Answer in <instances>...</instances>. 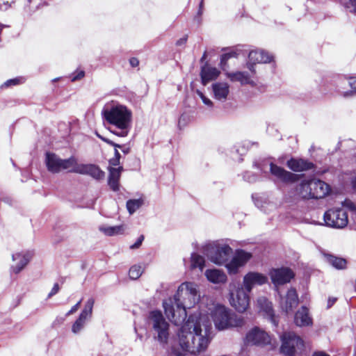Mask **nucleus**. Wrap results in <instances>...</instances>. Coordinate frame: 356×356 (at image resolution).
Returning a JSON list of instances; mask_svg holds the SVG:
<instances>
[{
    "mask_svg": "<svg viewBox=\"0 0 356 356\" xmlns=\"http://www.w3.org/2000/svg\"><path fill=\"white\" fill-rule=\"evenodd\" d=\"M211 323L206 314L191 315L177 332V345L171 347L170 353L175 356L188 354L198 355L205 352L210 343Z\"/></svg>",
    "mask_w": 356,
    "mask_h": 356,
    "instance_id": "obj_1",
    "label": "nucleus"
},
{
    "mask_svg": "<svg viewBox=\"0 0 356 356\" xmlns=\"http://www.w3.org/2000/svg\"><path fill=\"white\" fill-rule=\"evenodd\" d=\"M200 298L197 284L194 282H183L178 287L174 297L163 302L165 314L172 323L180 325L186 318V309L194 307Z\"/></svg>",
    "mask_w": 356,
    "mask_h": 356,
    "instance_id": "obj_2",
    "label": "nucleus"
},
{
    "mask_svg": "<svg viewBox=\"0 0 356 356\" xmlns=\"http://www.w3.org/2000/svg\"><path fill=\"white\" fill-rule=\"evenodd\" d=\"M102 115L111 126V132L119 137L128 136L132 124L133 113L127 106L111 101L104 105Z\"/></svg>",
    "mask_w": 356,
    "mask_h": 356,
    "instance_id": "obj_3",
    "label": "nucleus"
},
{
    "mask_svg": "<svg viewBox=\"0 0 356 356\" xmlns=\"http://www.w3.org/2000/svg\"><path fill=\"white\" fill-rule=\"evenodd\" d=\"M211 316L215 327L218 330L241 328L246 324L244 316L223 305L216 306L211 312Z\"/></svg>",
    "mask_w": 356,
    "mask_h": 356,
    "instance_id": "obj_4",
    "label": "nucleus"
},
{
    "mask_svg": "<svg viewBox=\"0 0 356 356\" xmlns=\"http://www.w3.org/2000/svg\"><path fill=\"white\" fill-rule=\"evenodd\" d=\"M297 191L303 199H323L330 194L331 188L325 181L313 178L302 180Z\"/></svg>",
    "mask_w": 356,
    "mask_h": 356,
    "instance_id": "obj_5",
    "label": "nucleus"
},
{
    "mask_svg": "<svg viewBox=\"0 0 356 356\" xmlns=\"http://www.w3.org/2000/svg\"><path fill=\"white\" fill-rule=\"evenodd\" d=\"M148 323L152 327L154 339L163 346H166L170 337V325L162 313L157 310L149 312Z\"/></svg>",
    "mask_w": 356,
    "mask_h": 356,
    "instance_id": "obj_6",
    "label": "nucleus"
},
{
    "mask_svg": "<svg viewBox=\"0 0 356 356\" xmlns=\"http://www.w3.org/2000/svg\"><path fill=\"white\" fill-rule=\"evenodd\" d=\"M202 251L211 261L218 265L227 263L232 254L230 246L218 241L205 244L202 246Z\"/></svg>",
    "mask_w": 356,
    "mask_h": 356,
    "instance_id": "obj_7",
    "label": "nucleus"
},
{
    "mask_svg": "<svg viewBox=\"0 0 356 356\" xmlns=\"http://www.w3.org/2000/svg\"><path fill=\"white\" fill-rule=\"evenodd\" d=\"M76 161V158L74 156L63 159L54 153L46 154L45 163L47 170L51 173H59L63 170L74 173L73 169L75 168Z\"/></svg>",
    "mask_w": 356,
    "mask_h": 356,
    "instance_id": "obj_8",
    "label": "nucleus"
},
{
    "mask_svg": "<svg viewBox=\"0 0 356 356\" xmlns=\"http://www.w3.org/2000/svg\"><path fill=\"white\" fill-rule=\"evenodd\" d=\"M250 292L243 286L238 285L229 292V303L238 312L243 313L250 305Z\"/></svg>",
    "mask_w": 356,
    "mask_h": 356,
    "instance_id": "obj_9",
    "label": "nucleus"
},
{
    "mask_svg": "<svg viewBox=\"0 0 356 356\" xmlns=\"http://www.w3.org/2000/svg\"><path fill=\"white\" fill-rule=\"evenodd\" d=\"M325 225L327 227L341 229L348 222L346 211L342 208H333L327 210L323 216Z\"/></svg>",
    "mask_w": 356,
    "mask_h": 356,
    "instance_id": "obj_10",
    "label": "nucleus"
},
{
    "mask_svg": "<svg viewBox=\"0 0 356 356\" xmlns=\"http://www.w3.org/2000/svg\"><path fill=\"white\" fill-rule=\"evenodd\" d=\"M281 352L286 356H292L303 347L302 339L293 332H285L282 336Z\"/></svg>",
    "mask_w": 356,
    "mask_h": 356,
    "instance_id": "obj_11",
    "label": "nucleus"
},
{
    "mask_svg": "<svg viewBox=\"0 0 356 356\" xmlns=\"http://www.w3.org/2000/svg\"><path fill=\"white\" fill-rule=\"evenodd\" d=\"M270 337L264 330L258 327L250 329L245 335L244 343L247 346H263L270 343Z\"/></svg>",
    "mask_w": 356,
    "mask_h": 356,
    "instance_id": "obj_12",
    "label": "nucleus"
},
{
    "mask_svg": "<svg viewBox=\"0 0 356 356\" xmlns=\"http://www.w3.org/2000/svg\"><path fill=\"white\" fill-rule=\"evenodd\" d=\"M251 258L250 252L237 250L231 261L227 262L225 266L229 274H236L239 268L245 266Z\"/></svg>",
    "mask_w": 356,
    "mask_h": 356,
    "instance_id": "obj_13",
    "label": "nucleus"
},
{
    "mask_svg": "<svg viewBox=\"0 0 356 356\" xmlns=\"http://www.w3.org/2000/svg\"><path fill=\"white\" fill-rule=\"evenodd\" d=\"M73 170L74 173L88 175L96 180H102L105 177V172L98 165L91 163H79L77 161Z\"/></svg>",
    "mask_w": 356,
    "mask_h": 356,
    "instance_id": "obj_14",
    "label": "nucleus"
},
{
    "mask_svg": "<svg viewBox=\"0 0 356 356\" xmlns=\"http://www.w3.org/2000/svg\"><path fill=\"white\" fill-rule=\"evenodd\" d=\"M94 299L90 298L87 300L83 309L80 314L79 318L74 323L72 327V331L74 334L79 333L83 327L86 321L90 318L94 305Z\"/></svg>",
    "mask_w": 356,
    "mask_h": 356,
    "instance_id": "obj_15",
    "label": "nucleus"
},
{
    "mask_svg": "<svg viewBox=\"0 0 356 356\" xmlns=\"http://www.w3.org/2000/svg\"><path fill=\"white\" fill-rule=\"evenodd\" d=\"M267 282L268 277L264 274L258 272H249L244 275L241 286L250 293L254 287L263 285Z\"/></svg>",
    "mask_w": 356,
    "mask_h": 356,
    "instance_id": "obj_16",
    "label": "nucleus"
},
{
    "mask_svg": "<svg viewBox=\"0 0 356 356\" xmlns=\"http://www.w3.org/2000/svg\"><path fill=\"white\" fill-rule=\"evenodd\" d=\"M33 254L30 252H17L12 255L14 264L10 267L13 273H19L29 263L32 259Z\"/></svg>",
    "mask_w": 356,
    "mask_h": 356,
    "instance_id": "obj_17",
    "label": "nucleus"
},
{
    "mask_svg": "<svg viewBox=\"0 0 356 356\" xmlns=\"http://www.w3.org/2000/svg\"><path fill=\"white\" fill-rule=\"evenodd\" d=\"M249 62L248 67L251 72H254L253 64L270 63L273 59V56L263 49H255L250 51L248 54Z\"/></svg>",
    "mask_w": 356,
    "mask_h": 356,
    "instance_id": "obj_18",
    "label": "nucleus"
},
{
    "mask_svg": "<svg viewBox=\"0 0 356 356\" xmlns=\"http://www.w3.org/2000/svg\"><path fill=\"white\" fill-rule=\"evenodd\" d=\"M270 276L273 283L277 286L289 282L293 277L294 274L288 268H281L270 270Z\"/></svg>",
    "mask_w": 356,
    "mask_h": 356,
    "instance_id": "obj_19",
    "label": "nucleus"
},
{
    "mask_svg": "<svg viewBox=\"0 0 356 356\" xmlns=\"http://www.w3.org/2000/svg\"><path fill=\"white\" fill-rule=\"evenodd\" d=\"M270 172L278 181L284 183H293L296 180V175L285 170L284 168L270 163Z\"/></svg>",
    "mask_w": 356,
    "mask_h": 356,
    "instance_id": "obj_20",
    "label": "nucleus"
},
{
    "mask_svg": "<svg viewBox=\"0 0 356 356\" xmlns=\"http://www.w3.org/2000/svg\"><path fill=\"white\" fill-rule=\"evenodd\" d=\"M213 97L221 102H225L229 95V86L226 82H216L211 86Z\"/></svg>",
    "mask_w": 356,
    "mask_h": 356,
    "instance_id": "obj_21",
    "label": "nucleus"
},
{
    "mask_svg": "<svg viewBox=\"0 0 356 356\" xmlns=\"http://www.w3.org/2000/svg\"><path fill=\"white\" fill-rule=\"evenodd\" d=\"M298 304V297L295 289H290L286 296L282 298L280 305L282 309L286 313L292 311Z\"/></svg>",
    "mask_w": 356,
    "mask_h": 356,
    "instance_id": "obj_22",
    "label": "nucleus"
},
{
    "mask_svg": "<svg viewBox=\"0 0 356 356\" xmlns=\"http://www.w3.org/2000/svg\"><path fill=\"white\" fill-rule=\"evenodd\" d=\"M204 275L209 282L215 284H224L227 280L225 273L217 268L207 269L204 272Z\"/></svg>",
    "mask_w": 356,
    "mask_h": 356,
    "instance_id": "obj_23",
    "label": "nucleus"
},
{
    "mask_svg": "<svg viewBox=\"0 0 356 356\" xmlns=\"http://www.w3.org/2000/svg\"><path fill=\"white\" fill-rule=\"evenodd\" d=\"M294 322L299 327L309 326L312 325V318L309 316V310L306 307H302L295 314Z\"/></svg>",
    "mask_w": 356,
    "mask_h": 356,
    "instance_id": "obj_24",
    "label": "nucleus"
},
{
    "mask_svg": "<svg viewBox=\"0 0 356 356\" xmlns=\"http://www.w3.org/2000/svg\"><path fill=\"white\" fill-rule=\"evenodd\" d=\"M287 166L294 172H303L313 168V163L302 159H291L287 161Z\"/></svg>",
    "mask_w": 356,
    "mask_h": 356,
    "instance_id": "obj_25",
    "label": "nucleus"
},
{
    "mask_svg": "<svg viewBox=\"0 0 356 356\" xmlns=\"http://www.w3.org/2000/svg\"><path fill=\"white\" fill-rule=\"evenodd\" d=\"M122 167L110 168H109V176L108 184L110 188L113 191H118L119 190L120 184L119 181L121 175Z\"/></svg>",
    "mask_w": 356,
    "mask_h": 356,
    "instance_id": "obj_26",
    "label": "nucleus"
},
{
    "mask_svg": "<svg viewBox=\"0 0 356 356\" xmlns=\"http://www.w3.org/2000/svg\"><path fill=\"white\" fill-rule=\"evenodd\" d=\"M257 305L261 311H263L270 317L271 322L276 326L277 323L273 316L271 302L266 297L261 296L258 298Z\"/></svg>",
    "mask_w": 356,
    "mask_h": 356,
    "instance_id": "obj_27",
    "label": "nucleus"
},
{
    "mask_svg": "<svg viewBox=\"0 0 356 356\" xmlns=\"http://www.w3.org/2000/svg\"><path fill=\"white\" fill-rule=\"evenodd\" d=\"M220 74V71L211 66H204L202 68L201 79L203 85H207L208 82L216 79Z\"/></svg>",
    "mask_w": 356,
    "mask_h": 356,
    "instance_id": "obj_28",
    "label": "nucleus"
},
{
    "mask_svg": "<svg viewBox=\"0 0 356 356\" xmlns=\"http://www.w3.org/2000/svg\"><path fill=\"white\" fill-rule=\"evenodd\" d=\"M125 226L124 225L116 226H108L102 225L99 227V230L104 235L108 236H117L124 234L125 231Z\"/></svg>",
    "mask_w": 356,
    "mask_h": 356,
    "instance_id": "obj_29",
    "label": "nucleus"
},
{
    "mask_svg": "<svg viewBox=\"0 0 356 356\" xmlns=\"http://www.w3.org/2000/svg\"><path fill=\"white\" fill-rule=\"evenodd\" d=\"M227 76L232 81H238L243 85L251 83L249 74L245 72L227 73Z\"/></svg>",
    "mask_w": 356,
    "mask_h": 356,
    "instance_id": "obj_30",
    "label": "nucleus"
},
{
    "mask_svg": "<svg viewBox=\"0 0 356 356\" xmlns=\"http://www.w3.org/2000/svg\"><path fill=\"white\" fill-rule=\"evenodd\" d=\"M205 266V259L203 256L197 253H192L191 256V269L198 268L200 271L202 272Z\"/></svg>",
    "mask_w": 356,
    "mask_h": 356,
    "instance_id": "obj_31",
    "label": "nucleus"
},
{
    "mask_svg": "<svg viewBox=\"0 0 356 356\" xmlns=\"http://www.w3.org/2000/svg\"><path fill=\"white\" fill-rule=\"evenodd\" d=\"M325 255L327 262L335 268L339 270L346 268L347 264L346 259L331 254Z\"/></svg>",
    "mask_w": 356,
    "mask_h": 356,
    "instance_id": "obj_32",
    "label": "nucleus"
},
{
    "mask_svg": "<svg viewBox=\"0 0 356 356\" xmlns=\"http://www.w3.org/2000/svg\"><path fill=\"white\" fill-rule=\"evenodd\" d=\"M143 204V200L141 198L129 200L127 202V209L129 214L131 215L136 210H138Z\"/></svg>",
    "mask_w": 356,
    "mask_h": 356,
    "instance_id": "obj_33",
    "label": "nucleus"
},
{
    "mask_svg": "<svg viewBox=\"0 0 356 356\" xmlns=\"http://www.w3.org/2000/svg\"><path fill=\"white\" fill-rule=\"evenodd\" d=\"M129 277L131 280H136L143 273V268L140 266H133L129 270Z\"/></svg>",
    "mask_w": 356,
    "mask_h": 356,
    "instance_id": "obj_34",
    "label": "nucleus"
},
{
    "mask_svg": "<svg viewBox=\"0 0 356 356\" xmlns=\"http://www.w3.org/2000/svg\"><path fill=\"white\" fill-rule=\"evenodd\" d=\"M197 93L199 95V97L201 98V99L202 100V102H203V103L204 104H206V105H207V106H209L210 107H213V102L211 99H209V98L206 97L204 95V94L202 92L199 91V90L197 91Z\"/></svg>",
    "mask_w": 356,
    "mask_h": 356,
    "instance_id": "obj_35",
    "label": "nucleus"
},
{
    "mask_svg": "<svg viewBox=\"0 0 356 356\" xmlns=\"http://www.w3.org/2000/svg\"><path fill=\"white\" fill-rule=\"evenodd\" d=\"M343 207H346L348 209H349L350 210H355L356 209V206L355 204H354V202H353L352 201L349 200H346L343 203Z\"/></svg>",
    "mask_w": 356,
    "mask_h": 356,
    "instance_id": "obj_36",
    "label": "nucleus"
},
{
    "mask_svg": "<svg viewBox=\"0 0 356 356\" xmlns=\"http://www.w3.org/2000/svg\"><path fill=\"white\" fill-rule=\"evenodd\" d=\"M188 122V116L186 115H181L178 121V125L181 128L186 125Z\"/></svg>",
    "mask_w": 356,
    "mask_h": 356,
    "instance_id": "obj_37",
    "label": "nucleus"
},
{
    "mask_svg": "<svg viewBox=\"0 0 356 356\" xmlns=\"http://www.w3.org/2000/svg\"><path fill=\"white\" fill-rule=\"evenodd\" d=\"M20 80H21V79H18V78L9 79L4 83L3 86L8 87V86H13V85H17L19 83Z\"/></svg>",
    "mask_w": 356,
    "mask_h": 356,
    "instance_id": "obj_38",
    "label": "nucleus"
},
{
    "mask_svg": "<svg viewBox=\"0 0 356 356\" xmlns=\"http://www.w3.org/2000/svg\"><path fill=\"white\" fill-rule=\"evenodd\" d=\"M144 240V236L140 235L139 238L137 239L136 242L131 245V249H136L140 247V245L142 244V242Z\"/></svg>",
    "mask_w": 356,
    "mask_h": 356,
    "instance_id": "obj_39",
    "label": "nucleus"
},
{
    "mask_svg": "<svg viewBox=\"0 0 356 356\" xmlns=\"http://www.w3.org/2000/svg\"><path fill=\"white\" fill-rule=\"evenodd\" d=\"M348 83L350 88L356 92V77H351L348 80Z\"/></svg>",
    "mask_w": 356,
    "mask_h": 356,
    "instance_id": "obj_40",
    "label": "nucleus"
},
{
    "mask_svg": "<svg viewBox=\"0 0 356 356\" xmlns=\"http://www.w3.org/2000/svg\"><path fill=\"white\" fill-rule=\"evenodd\" d=\"M58 291H59L58 284L56 283V284H54V285L53 288L51 289V291L49 293L48 296L51 297V296L56 294L58 292Z\"/></svg>",
    "mask_w": 356,
    "mask_h": 356,
    "instance_id": "obj_41",
    "label": "nucleus"
},
{
    "mask_svg": "<svg viewBox=\"0 0 356 356\" xmlns=\"http://www.w3.org/2000/svg\"><path fill=\"white\" fill-rule=\"evenodd\" d=\"M81 300L79 301L75 305H74L71 309L67 313V316H69L70 314H72L74 313L77 309L79 308V306L81 305Z\"/></svg>",
    "mask_w": 356,
    "mask_h": 356,
    "instance_id": "obj_42",
    "label": "nucleus"
},
{
    "mask_svg": "<svg viewBox=\"0 0 356 356\" xmlns=\"http://www.w3.org/2000/svg\"><path fill=\"white\" fill-rule=\"evenodd\" d=\"M230 58V56H229V54H224L221 56V58H220V65H226L227 60Z\"/></svg>",
    "mask_w": 356,
    "mask_h": 356,
    "instance_id": "obj_43",
    "label": "nucleus"
},
{
    "mask_svg": "<svg viewBox=\"0 0 356 356\" xmlns=\"http://www.w3.org/2000/svg\"><path fill=\"white\" fill-rule=\"evenodd\" d=\"M346 4L348 8H353L356 12V0H348Z\"/></svg>",
    "mask_w": 356,
    "mask_h": 356,
    "instance_id": "obj_44",
    "label": "nucleus"
},
{
    "mask_svg": "<svg viewBox=\"0 0 356 356\" xmlns=\"http://www.w3.org/2000/svg\"><path fill=\"white\" fill-rule=\"evenodd\" d=\"M84 76V72L83 71H80L77 73V74L76 76H74L72 78V81H75L76 80H79V79H82L83 77Z\"/></svg>",
    "mask_w": 356,
    "mask_h": 356,
    "instance_id": "obj_45",
    "label": "nucleus"
},
{
    "mask_svg": "<svg viewBox=\"0 0 356 356\" xmlns=\"http://www.w3.org/2000/svg\"><path fill=\"white\" fill-rule=\"evenodd\" d=\"M243 177L245 180H247L249 182H252L256 180V177L254 175L249 176L248 172L245 173V175H244Z\"/></svg>",
    "mask_w": 356,
    "mask_h": 356,
    "instance_id": "obj_46",
    "label": "nucleus"
},
{
    "mask_svg": "<svg viewBox=\"0 0 356 356\" xmlns=\"http://www.w3.org/2000/svg\"><path fill=\"white\" fill-rule=\"evenodd\" d=\"M129 63L133 67H136L139 65V61L136 58H131L129 60Z\"/></svg>",
    "mask_w": 356,
    "mask_h": 356,
    "instance_id": "obj_47",
    "label": "nucleus"
},
{
    "mask_svg": "<svg viewBox=\"0 0 356 356\" xmlns=\"http://www.w3.org/2000/svg\"><path fill=\"white\" fill-rule=\"evenodd\" d=\"M120 159H119L118 158H112L110 159L109 163L111 165L116 166L120 164Z\"/></svg>",
    "mask_w": 356,
    "mask_h": 356,
    "instance_id": "obj_48",
    "label": "nucleus"
},
{
    "mask_svg": "<svg viewBox=\"0 0 356 356\" xmlns=\"http://www.w3.org/2000/svg\"><path fill=\"white\" fill-rule=\"evenodd\" d=\"M187 40V37L186 36H184V38L179 39V40H177V45H181V44H184L186 43Z\"/></svg>",
    "mask_w": 356,
    "mask_h": 356,
    "instance_id": "obj_49",
    "label": "nucleus"
},
{
    "mask_svg": "<svg viewBox=\"0 0 356 356\" xmlns=\"http://www.w3.org/2000/svg\"><path fill=\"white\" fill-rule=\"evenodd\" d=\"M312 356H330L328 354L324 353V352H322V351H318V352H315Z\"/></svg>",
    "mask_w": 356,
    "mask_h": 356,
    "instance_id": "obj_50",
    "label": "nucleus"
},
{
    "mask_svg": "<svg viewBox=\"0 0 356 356\" xmlns=\"http://www.w3.org/2000/svg\"><path fill=\"white\" fill-rule=\"evenodd\" d=\"M98 136L99 138H101L103 141L106 142L107 144H108V145L113 144V142L112 140H111L108 138H104L102 136H100L99 135H98Z\"/></svg>",
    "mask_w": 356,
    "mask_h": 356,
    "instance_id": "obj_51",
    "label": "nucleus"
},
{
    "mask_svg": "<svg viewBox=\"0 0 356 356\" xmlns=\"http://www.w3.org/2000/svg\"><path fill=\"white\" fill-rule=\"evenodd\" d=\"M121 149H122V152L125 154H128L130 152L129 147H126L122 146Z\"/></svg>",
    "mask_w": 356,
    "mask_h": 356,
    "instance_id": "obj_52",
    "label": "nucleus"
},
{
    "mask_svg": "<svg viewBox=\"0 0 356 356\" xmlns=\"http://www.w3.org/2000/svg\"><path fill=\"white\" fill-rule=\"evenodd\" d=\"M114 154L115 155H114L113 158H118V159H120V154L118 152V149H115V154Z\"/></svg>",
    "mask_w": 356,
    "mask_h": 356,
    "instance_id": "obj_53",
    "label": "nucleus"
},
{
    "mask_svg": "<svg viewBox=\"0 0 356 356\" xmlns=\"http://www.w3.org/2000/svg\"><path fill=\"white\" fill-rule=\"evenodd\" d=\"M335 300H336L335 298L329 299L327 307H330L334 303Z\"/></svg>",
    "mask_w": 356,
    "mask_h": 356,
    "instance_id": "obj_54",
    "label": "nucleus"
},
{
    "mask_svg": "<svg viewBox=\"0 0 356 356\" xmlns=\"http://www.w3.org/2000/svg\"><path fill=\"white\" fill-rule=\"evenodd\" d=\"M226 54H229V56H230V58H233V57H236L237 56V54L235 51H231V52L226 53Z\"/></svg>",
    "mask_w": 356,
    "mask_h": 356,
    "instance_id": "obj_55",
    "label": "nucleus"
},
{
    "mask_svg": "<svg viewBox=\"0 0 356 356\" xmlns=\"http://www.w3.org/2000/svg\"><path fill=\"white\" fill-rule=\"evenodd\" d=\"M111 145L115 147V149L122 148V146L120 145L117 144L114 142H113V144H111Z\"/></svg>",
    "mask_w": 356,
    "mask_h": 356,
    "instance_id": "obj_56",
    "label": "nucleus"
},
{
    "mask_svg": "<svg viewBox=\"0 0 356 356\" xmlns=\"http://www.w3.org/2000/svg\"><path fill=\"white\" fill-rule=\"evenodd\" d=\"M202 6H203V0H202L200 3L199 14H201V13H202Z\"/></svg>",
    "mask_w": 356,
    "mask_h": 356,
    "instance_id": "obj_57",
    "label": "nucleus"
},
{
    "mask_svg": "<svg viewBox=\"0 0 356 356\" xmlns=\"http://www.w3.org/2000/svg\"><path fill=\"white\" fill-rule=\"evenodd\" d=\"M353 188L355 189H356V177H355V179L353 181Z\"/></svg>",
    "mask_w": 356,
    "mask_h": 356,
    "instance_id": "obj_58",
    "label": "nucleus"
},
{
    "mask_svg": "<svg viewBox=\"0 0 356 356\" xmlns=\"http://www.w3.org/2000/svg\"><path fill=\"white\" fill-rule=\"evenodd\" d=\"M349 93H350V92H345V93L343 94V96H344V97H346Z\"/></svg>",
    "mask_w": 356,
    "mask_h": 356,
    "instance_id": "obj_59",
    "label": "nucleus"
},
{
    "mask_svg": "<svg viewBox=\"0 0 356 356\" xmlns=\"http://www.w3.org/2000/svg\"><path fill=\"white\" fill-rule=\"evenodd\" d=\"M353 356H356V350L355 351V353H354Z\"/></svg>",
    "mask_w": 356,
    "mask_h": 356,
    "instance_id": "obj_60",
    "label": "nucleus"
}]
</instances>
